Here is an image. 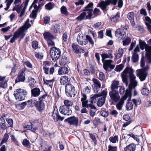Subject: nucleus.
Returning a JSON list of instances; mask_svg holds the SVG:
<instances>
[{"instance_id":"obj_20","label":"nucleus","mask_w":151,"mask_h":151,"mask_svg":"<svg viewBox=\"0 0 151 151\" xmlns=\"http://www.w3.org/2000/svg\"><path fill=\"white\" fill-rule=\"evenodd\" d=\"M134 13L133 12H129L127 15V17L130 20L131 25L134 27L135 25L134 21Z\"/></svg>"},{"instance_id":"obj_26","label":"nucleus","mask_w":151,"mask_h":151,"mask_svg":"<svg viewBox=\"0 0 151 151\" xmlns=\"http://www.w3.org/2000/svg\"><path fill=\"white\" fill-rule=\"evenodd\" d=\"M43 69L44 70L45 73L46 74L51 75L52 74L55 70V68L54 67H52L50 68V70L47 67L46 65L43 67Z\"/></svg>"},{"instance_id":"obj_59","label":"nucleus","mask_w":151,"mask_h":151,"mask_svg":"<svg viewBox=\"0 0 151 151\" xmlns=\"http://www.w3.org/2000/svg\"><path fill=\"white\" fill-rule=\"evenodd\" d=\"M107 93V92L106 91L104 90L103 91H102L101 93L99 94V95H100V96H102L103 97L101 98H105V99H106Z\"/></svg>"},{"instance_id":"obj_22","label":"nucleus","mask_w":151,"mask_h":151,"mask_svg":"<svg viewBox=\"0 0 151 151\" xmlns=\"http://www.w3.org/2000/svg\"><path fill=\"white\" fill-rule=\"evenodd\" d=\"M71 79L69 76H62L60 80V83L62 85H64Z\"/></svg>"},{"instance_id":"obj_10","label":"nucleus","mask_w":151,"mask_h":151,"mask_svg":"<svg viewBox=\"0 0 151 151\" xmlns=\"http://www.w3.org/2000/svg\"><path fill=\"white\" fill-rule=\"evenodd\" d=\"M93 6V3L92 2H91L85 7L83 12L86 13V19H91V17L93 15V11L91 7Z\"/></svg>"},{"instance_id":"obj_47","label":"nucleus","mask_w":151,"mask_h":151,"mask_svg":"<svg viewBox=\"0 0 151 151\" xmlns=\"http://www.w3.org/2000/svg\"><path fill=\"white\" fill-rule=\"evenodd\" d=\"M110 141L113 143H115L117 141H118V137L117 136H115L114 137H111L109 138Z\"/></svg>"},{"instance_id":"obj_21","label":"nucleus","mask_w":151,"mask_h":151,"mask_svg":"<svg viewBox=\"0 0 151 151\" xmlns=\"http://www.w3.org/2000/svg\"><path fill=\"white\" fill-rule=\"evenodd\" d=\"M32 96L37 97L39 96L41 93L40 89L37 88H35L32 89L31 91Z\"/></svg>"},{"instance_id":"obj_36","label":"nucleus","mask_w":151,"mask_h":151,"mask_svg":"<svg viewBox=\"0 0 151 151\" xmlns=\"http://www.w3.org/2000/svg\"><path fill=\"white\" fill-rule=\"evenodd\" d=\"M86 19V13L82 12L79 16L77 18V19L81 21L83 19Z\"/></svg>"},{"instance_id":"obj_38","label":"nucleus","mask_w":151,"mask_h":151,"mask_svg":"<svg viewBox=\"0 0 151 151\" xmlns=\"http://www.w3.org/2000/svg\"><path fill=\"white\" fill-rule=\"evenodd\" d=\"M9 138V135L6 133H5L4 134V137L2 139L1 143V145H2L4 143H6Z\"/></svg>"},{"instance_id":"obj_29","label":"nucleus","mask_w":151,"mask_h":151,"mask_svg":"<svg viewBox=\"0 0 151 151\" xmlns=\"http://www.w3.org/2000/svg\"><path fill=\"white\" fill-rule=\"evenodd\" d=\"M68 70L67 67H64L60 68L58 70V73L60 75L67 74L68 73Z\"/></svg>"},{"instance_id":"obj_15","label":"nucleus","mask_w":151,"mask_h":151,"mask_svg":"<svg viewBox=\"0 0 151 151\" xmlns=\"http://www.w3.org/2000/svg\"><path fill=\"white\" fill-rule=\"evenodd\" d=\"M25 70L24 69L20 70L18 74V76L15 80V83L19 82H24L25 79Z\"/></svg>"},{"instance_id":"obj_58","label":"nucleus","mask_w":151,"mask_h":151,"mask_svg":"<svg viewBox=\"0 0 151 151\" xmlns=\"http://www.w3.org/2000/svg\"><path fill=\"white\" fill-rule=\"evenodd\" d=\"M38 43L37 41H33L32 42V47L35 49H36L38 47Z\"/></svg>"},{"instance_id":"obj_54","label":"nucleus","mask_w":151,"mask_h":151,"mask_svg":"<svg viewBox=\"0 0 151 151\" xmlns=\"http://www.w3.org/2000/svg\"><path fill=\"white\" fill-rule=\"evenodd\" d=\"M6 120L8 123L10 125V127H13V122L12 119H7L6 118Z\"/></svg>"},{"instance_id":"obj_2","label":"nucleus","mask_w":151,"mask_h":151,"mask_svg":"<svg viewBox=\"0 0 151 151\" xmlns=\"http://www.w3.org/2000/svg\"><path fill=\"white\" fill-rule=\"evenodd\" d=\"M145 65L144 57L142 56L141 59L140 66L142 68L138 69L136 71L137 76L139 77L141 81H143L145 80L148 74L147 71L150 69V66L148 65H146L143 68Z\"/></svg>"},{"instance_id":"obj_37","label":"nucleus","mask_w":151,"mask_h":151,"mask_svg":"<svg viewBox=\"0 0 151 151\" xmlns=\"http://www.w3.org/2000/svg\"><path fill=\"white\" fill-rule=\"evenodd\" d=\"M29 85L31 88L34 87L36 83V81L34 78L31 77L29 78Z\"/></svg>"},{"instance_id":"obj_48","label":"nucleus","mask_w":151,"mask_h":151,"mask_svg":"<svg viewBox=\"0 0 151 151\" xmlns=\"http://www.w3.org/2000/svg\"><path fill=\"white\" fill-rule=\"evenodd\" d=\"M142 94L143 95H147L149 93V91L147 88H144L141 91Z\"/></svg>"},{"instance_id":"obj_52","label":"nucleus","mask_w":151,"mask_h":151,"mask_svg":"<svg viewBox=\"0 0 151 151\" xmlns=\"http://www.w3.org/2000/svg\"><path fill=\"white\" fill-rule=\"evenodd\" d=\"M124 67V65L123 64H121L119 65L116 66L115 68V70L116 71H120L122 70Z\"/></svg>"},{"instance_id":"obj_4","label":"nucleus","mask_w":151,"mask_h":151,"mask_svg":"<svg viewBox=\"0 0 151 151\" xmlns=\"http://www.w3.org/2000/svg\"><path fill=\"white\" fill-rule=\"evenodd\" d=\"M47 96L46 94L43 95L39 98L38 101L34 99H31V103L35 104L36 109L40 112H42L45 109V102Z\"/></svg>"},{"instance_id":"obj_23","label":"nucleus","mask_w":151,"mask_h":151,"mask_svg":"<svg viewBox=\"0 0 151 151\" xmlns=\"http://www.w3.org/2000/svg\"><path fill=\"white\" fill-rule=\"evenodd\" d=\"M136 145L132 143L124 147L123 151H134Z\"/></svg>"},{"instance_id":"obj_17","label":"nucleus","mask_w":151,"mask_h":151,"mask_svg":"<svg viewBox=\"0 0 151 151\" xmlns=\"http://www.w3.org/2000/svg\"><path fill=\"white\" fill-rule=\"evenodd\" d=\"M131 94L129 95L128 93H127V92H125V93L124 95L121 98L120 101L117 103L116 105V107L119 110H121L122 108V106L124 103V101L126 100L128 97L131 96Z\"/></svg>"},{"instance_id":"obj_55","label":"nucleus","mask_w":151,"mask_h":151,"mask_svg":"<svg viewBox=\"0 0 151 151\" xmlns=\"http://www.w3.org/2000/svg\"><path fill=\"white\" fill-rule=\"evenodd\" d=\"M37 12L36 10H33L32 13L30 15V17L32 18H35L36 17Z\"/></svg>"},{"instance_id":"obj_34","label":"nucleus","mask_w":151,"mask_h":151,"mask_svg":"<svg viewBox=\"0 0 151 151\" xmlns=\"http://www.w3.org/2000/svg\"><path fill=\"white\" fill-rule=\"evenodd\" d=\"M43 81L44 84L47 85L51 88H52L53 82L54 81L53 79L52 80H47L44 78Z\"/></svg>"},{"instance_id":"obj_56","label":"nucleus","mask_w":151,"mask_h":151,"mask_svg":"<svg viewBox=\"0 0 151 151\" xmlns=\"http://www.w3.org/2000/svg\"><path fill=\"white\" fill-rule=\"evenodd\" d=\"M7 84L6 81L0 82V87L6 88L7 87Z\"/></svg>"},{"instance_id":"obj_43","label":"nucleus","mask_w":151,"mask_h":151,"mask_svg":"<svg viewBox=\"0 0 151 151\" xmlns=\"http://www.w3.org/2000/svg\"><path fill=\"white\" fill-rule=\"evenodd\" d=\"M124 51L122 48H119L118 51L117 55L116 56L117 58H119L121 57L123 54Z\"/></svg>"},{"instance_id":"obj_7","label":"nucleus","mask_w":151,"mask_h":151,"mask_svg":"<svg viewBox=\"0 0 151 151\" xmlns=\"http://www.w3.org/2000/svg\"><path fill=\"white\" fill-rule=\"evenodd\" d=\"M50 56L53 61H55L60 58L61 54L60 49L55 47L51 48Z\"/></svg>"},{"instance_id":"obj_1","label":"nucleus","mask_w":151,"mask_h":151,"mask_svg":"<svg viewBox=\"0 0 151 151\" xmlns=\"http://www.w3.org/2000/svg\"><path fill=\"white\" fill-rule=\"evenodd\" d=\"M133 70L132 68L127 67L121 74L122 81L125 83L126 86L128 85V74H129L130 83L129 85V89H127L126 91L129 95L131 94L132 89L134 88L137 85V82L135 80L136 77L133 74Z\"/></svg>"},{"instance_id":"obj_16","label":"nucleus","mask_w":151,"mask_h":151,"mask_svg":"<svg viewBox=\"0 0 151 151\" xmlns=\"http://www.w3.org/2000/svg\"><path fill=\"white\" fill-rule=\"evenodd\" d=\"M92 81L93 83L92 86L93 91L95 93H97L101 88V83L96 78H93Z\"/></svg>"},{"instance_id":"obj_46","label":"nucleus","mask_w":151,"mask_h":151,"mask_svg":"<svg viewBox=\"0 0 151 151\" xmlns=\"http://www.w3.org/2000/svg\"><path fill=\"white\" fill-rule=\"evenodd\" d=\"M65 105L61 106H65L68 107H69L70 106H72V104L71 101L68 100H65L64 101Z\"/></svg>"},{"instance_id":"obj_60","label":"nucleus","mask_w":151,"mask_h":151,"mask_svg":"<svg viewBox=\"0 0 151 151\" xmlns=\"http://www.w3.org/2000/svg\"><path fill=\"white\" fill-rule=\"evenodd\" d=\"M102 57V62L105 61L106 58H109V55L107 54L103 53L101 55Z\"/></svg>"},{"instance_id":"obj_41","label":"nucleus","mask_w":151,"mask_h":151,"mask_svg":"<svg viewBox=\"0 0 151 151\" xmlns=\"http://www.w3.org/2000/svg\"><path fill=\"white\" fill-rule=\"evenodd\" d=\"M139 56L138 54L135 53H133V55L132 56V58L133 62L134 63H136L138 60Z\"/></svg>"},{"instance_id":"obj_3","label":"nucleus","mask_w":151,"mask_h":151,"mask_svg":"<svg viewBox=\"0 0 151 151\" xmlns=\"http://www.w3.org/2000/svg\"><path fill=\"white\" fill-rule=\"evenodd\" d=\"M117 2V7L119 8H121L123 4L122 0H107L105 1H102L99 3L98 6L101 8L104 12L107 11V7L110 4L115 6Z\"/></svg>"},{"instance_id":"obj_8","label":"nucleus","mask_w":151,"mask_h":151,"mask_svg":"<svg viewBox=\"0 0 151 151\" xmlns=\"http://www.w3.org/2000/svg\"><path fill=\"white\" fill-rule=\"evenodd\" d=\"M109 95L110 97V100L112 103H117L120 99L118 91L111 90L109 92Z\"/></svg>"},{"instance_id":"obj_27","label":"nucleus","mask_w":151,"mask_h":151,"mask_svg":"<svg viewBox=\"0 0 151 151\" xmlns=\"http://www.w3.org/2000/svg\"><path fill=\"white\" fill-rule=\"evenodd\" d=\"M119 82L117 81H114L111 86V90L118 91V88L120 86H119Z\"/></svg>"},{"instance_id":"obj_28","label":"nucleus","mask_w":151,"mask_h":151,"mask_svg":"<svg viewBox=\"0 0 151 151\" xmlns=\"http://www.w3.org/2000/svg\"><path fill=\"white\" fill-rule=\"evenodd\" d=\"M44 38L47 40H52L54 38L53 35L49 32H45L43 34Z\"/></svg>"},{"instance_id":"obj_44","label":"nucleus","mask_w":151,"mask_h":151,"mask_svg":"<svg viewBox=\"0 0 151 151\" xmlns=\"http://www.w3.org/2000/svg\"><path fill=\"white\" fill-rule=\"evenodd\" d=\"M133 106L132 102H128L127 103L126 106V109L128 111L131 110L133 109Z\"/></svg>"},{"instance_id":"obj_30","label":"nucleus","mask_w":151,"mask_h":151,"mask_svg":"<svg viewBox=\"0 0 151 151\" xmlns=\"http://www.w3.org/2000/svg\"><path fill=\"white\" fill-rule=\"evenodd\" d=\"M24 128H26L27 130H29L35 133V131L37 129V127L31 123L30 125H26L24 127Z\"/></svg>"},{"instance_id":"obj_31","label":"nucleus","mask_w":151,"mask_h":151,"mask_svg":"<svg viewBox=\"0 0 151 151\" xmlns=\"http://www.w3.org/2000/svg\"><path fill=\"white\" fill-rule=\"evenodd\" d=\"M120 14L119 12H118L116 14L112 15L111 17V21L114 22H116L120 17Z\"/></svg>"},{"instance_id":"obj_64","label":"nucleus","mask_w":151,"mask_h":151,"mask_svg":"<svg viewBox=\"0 0 151 151\" xmlns=\"http://www.w3.org/2000/svg\"><path fill=\"white\" fill-rule=\"evenodd\" d=\"M50 20V18L47 16L45 17L44 18V22L45 24H48Z\"/></svg>"},{"instance_id":"obj_24","label":"nucleus","mask_w":151,"mask_h":151,"mask_svg":"<svg viewBox=\"0 0 151 151\" xmlns=\"http://www.w3.org/2000/svg\"><path fill=\"white\" fill-rule=\"evenodd\" d=\"M68 62V59L65 55H63L59 61V63L61 65H63L67 64Z\"/></svg>"},{"instance_id":"obj_53","label":"nucleus","mask_w":151,"mask_h":151,"mask_svg":"<svg viewBox=\"0 0 151 151\" xmlns=\"http://www.w3.org/2000/svg\"><path fill=\"white\" fill-rule=\"evenodd\" d=\"M90 138L93 140L94 142V145H96L97 144V141L95 137L92 134L89 133Z\"/></svg>"},{"instance_id":"obj_45","label":"nucleus","mask_w":151,"mask_h":151,"mask_svg":"<svg viewBox=\"0 0 151 151\" xmlns=\"http://www.w3.org/2000/svg\"><path fill=\"white\" fill-rule=\"evenodd\" d=\"M22 144L24 147L27 148L30 146V143L29 141L26 139H24L23 140Z\"/></svg>"},{"instance_id":"obj_25","label":"nucleus","mask_w":151,"mask_h":151,"mask_svg":"<svg viewBox=\"0 0 151 151\" xmlns=\"http://www.w3.org/2000/svg\"><path fill=\"white\" fill-rule=\"evenodd\" d=\"M71 46L74 53L76 54L80 53V50H81V48L79 45L73 43L72 45Z\"/></svg>"},{"instance_id":"obj_50","label":"nucleus","mask_w":151,"mask_h":151,"mask_svg":"<svg viewBox=\"0 0 151 151\" xmlns=\"http://www.w3.org/2000/svg\"><path fill=\"white\" fill-rule=\"evenodd\" d=\"M46 9L48 10H51L53 8L52 4L51 2H49L45 5Z\"/></svg>"},{"instance_id":"obj_12","label":"nucleus","mask_w":151,"mask_h":151,"mask_svg":"<svg viewBox=\"0 0 151 151\" xmlns=\"http://www.w3.org/2000/svg\"><path fill=\"white\" fill-rule=\"evenodd\" d=\"M78 118L73 116L68 118L64 120L65 122H68L70 125H73L76 126L78 125Z\"/></svg>"},{"instance_id":"obj_39","label":"nucleus","mask_w":151,"mask_h":151,"mask_svg":"<svg viewBox=\"0 0 151 151\" xmlns=\"http://www.w3.org/2000/svg\"><path fill=\"white\" fill-rule=\"evenodd\" d=\"M60 10L61 13L65 15V16H67L68 14V12L67 11V8L65 6H63L60 8Z\"/></svg>"},{"instance_id":"obj_5","label":"nucleus","mask_w":151,"mask_h":151,"mask_svg":"<svg viewBox=\"0 0 151 151\" xmlns=\"http://www.w3.org/2000/svg\"><path fill=\"white\" fill-rule=\"evenodd\" d=\"M27 91L22 89H17L14 92V95L16 99L18 101H21L24 100L27 94Z\"/></svg>"},{"instance_id":"obj_33","label":"nucleus","mask_w":151,"mask_h":151,"mask_svg":"<svg viewBox=\"0 0 151 151\" xmlns=\"http://www.w3.org/2000/svg\"><path fill=\"white\" fill-rule=\"evenodd\" d=\"M139 44L140 49L142 50H143L145 49L146 51V52H147V48L148 46L146 43L145 42H140L139 41Z\"/></svg>"},{"instance_id":"obj_40","label":"nucleus","mask_w":151,"mask_h":151,"mask_svg":"<svg viewBox=\"0 0 151 151\" xmlns=\"http://www.w3.org/2000/svg\"><path fill=\"white\" fill-rule=\"evenodd\" d=\"M86 38L87 41H88V42L90 44L93 46L94 44V42L92 37L90 35H87L86 36Z\"/></svg>"},{"instance_id":"obj_62","label":"nucleus","mask_w":151,"mask_h":151,"mask_svg":"<svg viewBox=\"0 0 151 151\" xmlns=\"http://www.w3.org/2000/svg\"><path fill=\"white\" fill-rule=\"evenodd\" d=\"M22 7V4L20 5H16L13 9V11H14V10H21Z\"/></svg>"},{"instance_id":"obj_6","label":"nucleus","mask_w":151,"mask_h":151,"mask_svg":"<svg viewBox=\"0 0 151 151\" xmlns=\"http://www.w3.org/2000/svg\"><path fill=\"white\" fill-rule=\"evenodd\" d=\"M29 19H28L24 24L19 29V30L15 32L13 36L16 39L18 38L20 35L23 34L25 30L31 27V25L29 23Z\"/></svg>"},{"instance_id":"obj_57","label":"nucleus","mask_w":151,"mask_h":151,"mask_svg":"<svg viewBox=\"0 0 151 151\" xmlns=\"http://www.w3.org/2000/svg\"><path fill=\"white\" fill-rule=\"evenodd\" d=\"M0 128L2 129H5L7 128V127L5 124V122H0Z\"/></svg>"},{"instance_id":"obj_63","label":"nucleus","mask_w":151,"mask_h":151,"mask_svg":"<svg viewBox=\"0 0 151 151\" xmlns=\"http://www.w3.org/2000/svg\"><path fill=\"white\" fill-rule=\"evenodd\" d=\"M101 114L102 116L104 117H107L108 115V112L104 111H101Z\"/></svg>"},{"instance_id":"obj_11","label":"nucleus","mask_w":151,"mask_h":151,"mask_svg":"<svg viewBox=\"0 0 151 151\" xmlns=\"http://www.w3.org/2000/svg\"><path fill=\"white\" fill-rule=\"evenodd\" d=\"M52 117L55 122L58 121H63L65 118V116H61L59 114V112L56 106H55L54 111L52 112Z\"/></svg>"},{"instance_id":"obj_49","label":"nucleus","mask_w":151,"mask_h":151,"mask_svg":"<svg viewBox=\"0 0 151 151\" xmlns=\"http://www.w3.org/2000/svg\"><path fill=\"white\" fill-rule=\"evenodd\" d=\"M59 27L60 26L58 25H54L53 26H52V30L55 32H59Z\"/></svg>"},{"instance_id":"obj_13","label":"nucleus","mask_w":151,"mask_h":151,"mask_svg":"<svg viewBox=\"0 0 151 151\" xmlns=\"http://www.w3.org/2000/svg\"><path fill=\"white\" fill-rule=\"evenodd\" d=\"M59 111L62 114L67 116L70 115L72 113L71 109L65 106H60L59 108Z\"/></svg>"},{"instance_id":"obj_9","label":"nucleus","mask_w":151,"mask_h":151,"mask_svg":"<svg viewBox=\"0 0 151 151\" xmlns=\"http://www.w3.org/2000/svg\"><path fill=\"white\" fill-rule=\"evenodd\" d=\"M66 95L69 97H71L73 95L74 96L76 95L75 87L71 84H68L65 86Z\"/></svg>"},{"instance_id":"obj_51","label":"nucleus","mask_w":151,"mask_h":151,"mask_svg":"<svg viewBox=\"0 0 151 151\" xmlns=\"http://www.w3.org/2000/svg\"><path fill=\"white\" fill-rule=\"evenodd\" d=\"M34 54L35 55V57L37 58H38L40 59H41L43 58V55L42 53L35 52H34Z\"/></svg>"},{"instance_id":"obj_19","label":"nucleus","mask_w":151,"mask_h":151,"mask_svg":"<svg viewBox=\"0 0 151 151\" xmlns=\"http://www.w3.org/2000/svg\"><path fill=\"white\" fill-rule=\"evenodd\" d=\"M115 36L122 39H123L126 36L125 32L123 29H116L115 32Z\"/></svg>"},{"instance_id":"obj_14","label":"nucleus","mask_w":151,"mask_h":151,"mask_svg":"<svg viewBox=\"0 0 151 151\" xmlns=\"http://www.w3.org/2000/svg\"><path fill=\"white\" fill-rule=\"evenodd\" d=\"M113 62V60H105L104 61L102 62L104 68L106 71L108 70L109 68L111 70L113 69L115 67V65L111 64Z\"/></svg>"},{"instance_id":"obj_32","label":"nucleus","mask_w":151,"mask_h":151,"mask_svg":"<svg viewBox=\"0 0 151 151\" xmlns=\"http://www.w3.org/2000/svg\"><path fill=\"white\" fill-rule=\"evenodd\" d=\"M147 63L148 64L151 63V51L147 50L146 53Z\"/></svg>"},{"instance_id":"obj_18","label":"nucleus","mask_w":151,"mask_h":151,"mask_svg":"<svg viewBox=\"0 0 151 151\" xmlns=\"http://www.w3.org/2000/svg\"><path fill=\"white\" fill-rule=\"evenodd\" d=\"M77 41L79 44L82 46L86 45L88 43L85 36L81 34H78V37L77 38Z\"/></svg>"},{"instance_id":"obj_35","label":"nucleus","mask_w":151,"mask_h":151,"mask_svg":"<svg viewBox=\"0 0 151 151\" xmlns=\"http://www.w3.org/2000/svg\"><path fill=\"white\" fill-rule=\"evenodd\" d=\"M106 99L105 98H101L99 99L97 102V105L98 106L101 107L105 103Z\"/></svg>"},{"instance_id":"obj_42","label":"nucleus","mask_w":151,"mask_h":151,"mask_svg":"<svg viewBox=\"0 0 151 151\" xmlns=\"http://www.w3.org/2000/svg\"><path fill=\"white\" fill-rule=\"evenodd\" d=\"M131 39L128 37H127L123 41V45H127L130 42Z\"/></svg>"},{"instance_id":"obj_61","label":"nucleus","mask_w":151,"mask_h":151,"mask_svg":"<svg viewBox=\"0 0 151 151\" xmlns=\"http://www.w3.org/2000/svg\"><path fill=\"white\" fill-rule=\"evenodd\" d=\"M99 12L100 10L99 9L96 8L94 9L93 11V14L94 16H97L99 14Z\"/></svg>"}]
</instances>
